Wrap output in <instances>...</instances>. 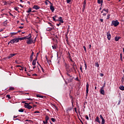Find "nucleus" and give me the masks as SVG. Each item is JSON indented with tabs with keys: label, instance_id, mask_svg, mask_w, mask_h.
I'll list each match as a JSON object with an SVG mask.
<instances>
[{
	"label": "nucleus",
	"instance_id": "1",
	"mask_svg": "<svg viewBox=\"0 0 124 124\" xmlns=\"http://www.w3.org/2000/svg\"><path fill=\"white\" fill-rule=\"evenodd\" d=\"M119 25H120V22H119L118 20H112L111 21V26H114V27H118Z\"/></svg>",
	"mask_w": 124,
	"mask_h": 124
},
{
	"label": "nucleus",
	"instance_id": "2",
	"mask_svg": "<svg viewBox=\"0 0 124 124\" xmlns=\"http://www.w3.org/2000/svg\"><path fill=\"white\" fill-rule=\"evenodd\" d=\"M19 38H15L13 39L10 41V43L11 44H14V43H17V42H19Z\"/></svg>",
	"mask_w": 124,
	"mask_h": 124
},
{
	"label": "nucleus",
	"instance_id": "3",
	"mask_svg": "<svg viewBox=\"0 0 124 124\" xmlns=\"http://www.w3.org/2000/svg\"><path fill=\"white\" fill-rule=\"evenodd\" d=\"M24 107H25V108H27V109H31V108H32V107L29 104L27 103H25Z\"/></svg>",
	"mask_w": 124,
	"mask_h": 124
},
{
	"label": "nucleus",
	"instance_id": "4",
	"mask_svg": "<svg viewBox=\"0 0 124 124\" xmlns=\"http://www.w3.org/2000/svg\"><path fill=\"white\" fill-rule=\"evenodd\" d=\"M107 36L108 40H111V34H110V31L107 32Z\"/></svg>",
	"mask_w": 124,
	"mask_h": 124
},
{
	"label": "nucleus",
	"instance_id": "5",
	"mask_svg": "<svg viewBox=\"0 0 124 124\" xmlns=\"http://www.w3.org/2000/svg\"><path fill=\"white\" fill-rule=\"evenodd\" d=\"M89 87H90V85L87 82L86 84V96H88V93H89Z\"/></svg>",
	"mask_w": 124,
	"mask_h": 124
},
{
	"label": "nucleus",
	"instance_id": "6",
	"mask_svg": "<svg viewBox=\"0 0 124 124\" xmlns=\"http://www.w3.org/2000/svg\"><path fill=\"white\" fill-rule=\"evenodd\" d=\"M27 44H31V43H33V40H32V39H31V38L30 39H29L27 41Z\"/></svg>",
	"mask_w": 124,
	"mask_h": 124
},
{
	"label": "nucleus",
	"instance_id": "7",
	"mask_svg": "<svg viewBox=\"0 0 124 124\" xmlns=\"http://www.w3.org/2000/svg\"><path fill=\"white\" fill-rule=\"evenodd\" d=\"M50 10H51L52 12H54V11H55V8H54V6H53V3L50 2Z\"/></svg>",
	"mask_w": 124,
	"mask_h": 124
},
{
	"label": "nucleus",
	"instance_id": "8",
	"mask_svg": "<svg viewBox=\"0 0 124 124\" xmlns=\"http://www.w3.org/2000/svg\"><path fill=\"white\" fill-rule=\"evenodd\" d=\"M85 9H86V2H83V7H82V12H84L85 11Z\"/></svg>",
	"mask_w": 124,
	"mask_h": 124
},
{
	"label": "nucleus",
	"instance_id": "9",
	"mask_svg": "<svg viewBox=\"0 0 124 124\" xmlns=\"http://www.w3.org/2000/svg\"><path fill=\"white\" fill-rule=\"evenodd\" d=\"M100 93L101 94H103V95H104V94H105V91H104V89H102L101 88L100 90Z\"/></svg>",
	"mask_w": 124,
	"mask_h": 124
},
{
	"label": "nucleus",
	"instance_id": "10",
	"mask_svg": "<svg viewBox=\"0 0 124 124\" xmlns=\"http://www.w3.org/2000/svg\"><path fill=\"white\" fill-rule=\"evenodd\" d=\"M33 8L34 9H36V10H37L38 9H40V7L38 6V5H34L33 6Z\"/></svg>",
	"mask_w": 124,
	"mask_h": 124
},
{
	"label": "nucleus",
	"instance_id": "11",
	"mask_svg": "<svg viewBox=\"0 0 124 124\" xmlns=\"http://www.w3.org/2000/svg\"><path fill=\"white\" fill-rule=\"evenodd\" d=\"M69 97L70 98V99H71V103H72V105H73V103L74 102V100H73V96H71V95L69 94Z\"/></svg>",
	"mask_w": 124,
	"mask_h": 124
},
{
	"label": "nucleus",
	"instance_id": "12",
	"mask_svg": "<svg viewBox=\"0 0 124 124\" xmlns=\"http://www.w3.org/2000/svg\"><path fill=\"white\" fill-rule=\"evenodd\" d=\"M16 55V54H12V53H11L7 58V59H11V58H12L13 57H14V56H15Z\"/></svg>",
	"mask_w": 124,
	"mask_h": 124
},
{
	"label": "nucleus",
	"instance_id": "13",
	"mask_svg": "<svg viewBox=\"0 0 124 124\" xmlns=\"http://www.w3.org/2000/svg\"><path fill=\"white\" fill-rule=\"evenodd\" d=\"M73 79H74V78L72 77L71 78H69L68 81L69 82V83H71V82H72V81H73Z\"/></svg>",
	"mask_w": 124,
	"mask_h": 124
},
{
	"label": "nucleus",
	"instance_id": "14",
	"mask_svg": "<svg viewBox=\"0 0 124 124\" xmlns=\"http://www.w3.org/2000/svg\"><path fill=\"white\" fill-rule=\"evenodd\" d=\"M27 38H29L28 37H24L22 38H18L19 40L21 41V40H24L27 39Z\"/></svg>",
	"mask_w": 124,
	"mask_h": 124
},
{
	"label": "nucleus",
	"instance_id": "15",
	"mask_svg": "<svg viewBox=\"0 0 124 124\" xmlns=\"http://www.w3.org/2000/svg\"><path fill=\"white\" fill-rule=\"evenodd\" d=\"M72 68L75 70V71H76V69H75V67L74 66H76V64H75V62H73V64L72 65Z\"/></svg>",
	"mask_w": 124,
	"mask_h": 124
},
{
	"label": "nucleus",
	"instance_id": "16",
	"mask_svg": "<svg viewBox=\"0 0 124 124\" xmlns=\"http://www.w3.org/2000/svg\"><path fill=\"white\" fill-rule=\"evenodd\" d=\"M96 122H97V123H98L99 124H100L101 122L100 121H99V117H98V116H97L95 119Z\"/></svg>",
	"mask_w": 124,
	"mask_h": 124
},
{
	"label": "nucleus",
	"instance_id": "17",
	"mask_svg": "<svg viewBox=\"0 0 124 124\" xmlns=\"http://www.w3.org/2000/svg\"><path fill=\"white\" fill-rule=\"evenodd\" d=\"M25 37H28V38H27V39H30L31 38V34L30 33L28 36H25Z\"/></svg>",
	"mask_w": 124,
	"mask_h": 124
},
{
	"label": "nucleus",
	"instance_id": "18",
	"mask_svg": "<svg viewBox=\"0 0 124 124\" xmlns=\"http://www.w3.org/2000/svg\"><path fill=\"white\" fill-rule=\"evenodd\" d=\"M120 38H121V37H115L114 40L115 41H118L120 39Z\"/></svg>",
	"mask_w": 124,
	"mask_h": 124
},
{
	"label": "nucleus",
	"instance_id": "19",
	"mask_svg": "<svg viewBox=\"0 0 124 124\" xmlns=\"http://www.w3.org/2000/svg\"><path fill=\"white\" fill-rule=\"evenodd\" d=\"M27 13H31V8H30L28 11H26Z\"/></svg>",
	"mask_w": 124,
	"mask_h": 124
},
{
	"label": "nucleus",
	"instance_id": "20",
	"mask_svg": "<svg viewBox=\"0 0 124 124\" xmlns=\"http://www.w3.org/2000/svg\"><path fill=\"white\" fill-rule=\"evenodd\" d=\"M15 88L13 87H10L8 90V91H14Z\"/></svg>",
	"mask_w": 124,
	"mask_h": 124
},
{
	"label": "nucleus",
	"instance_id": "21",
	"mask_svg": "<svg viewBox=\"0 0 124 124\" xmlns=\"http://www.w3.org/2000/svg\"><path fill=\"white\" fill-rule=\"evenodd\" d=\"M15 10L16 11H17V12L19 13L20 12H19V7H15L14 8Z\"/></svg>",
	"mask_w": 124,
	"mask_h": 124
},
{
	"label": "nucleus",
	"instance_id": "22",
	"mask_svg": "<svg viewBox=\"0 0 124 124\" xmlns=\"http://www.w3.org/2000/svg\"><path fill=\"white\" fill-rule=\"evenodd\" d=\"M103 11H105V12H107V13H108L109 12V10L108 9H103Z\"/></svg>",
	"mask_w": 124,
	"mask_h": 124
},
{
	"label": "nucleus",
	"instance_id": "23",
	"mask_svg": "<svg viewBox=\"0 0 124 124\" xmlns=\"http://www.w3.org/2000/svg\"><path fill=\"white\" fill-rule=\"evenodd\" d=\"M45 119H46V122H48V121H49V116H48V115H46Z\"/></svg>",
	"mask_w": 124,
	"mask_h": 124
},
{
	"label": "nucleus",
	"instance_id": "24",
	"mask_svg": "<svg viewBox=\"0 0 124 124\" xmlns=\"http://www.w3.org/2000/svg\"><path fill=\"white\" fill-rule=\"evenodd\" d=\"M53 20L54 22H58V21H59V20L56 19L55 17H54V16L52 17Z\"/></svg>",
	"mask_w": 124,
	"mask_h": 124
},
{
	"label": "nucleus",
	"instance_id": "25",
	"mask_svg": "<svg viewBox=\"0 0 124 124\" xmlns=\"http://www.w3.org/2000/svg\"><path fill=\"white\" fill-rule=\"evenodd\" d=\"M32 65H35L36 64V61L35 60H33L32 62Z\"/></svg>",
	"mask_w": 124,
	"mask_h": 124
},
{
	"label": "nucleus",
	"instance_id": "26",
	"mask_svg": "<svg viewBox=\"0 0 124 124\" xmlns=\"http://www.w3.org/2000/svg\"><path fill=\"white\" fill-rule=\"evenodd\" d=\"M120 90L121 91H124V87L123 86H121L119 87Z\"/></svg>",
	"mask_w": 124,
	"mask_h": 124
},
{
	"label": "nucleus",
	"instance_id": "27",
	"mask_svg": "<svg viewBox=\"0 0 124 124\" xmlns=\"http://www.w3.org/2000/svg\"><path fill=\"white\" fill-rule=\"evenodd\" d=\"M53 49H57V47H58V46L57 45H54L52 46Z\"/></svg>",
	"mask_w": 124,
	"mask_h": 124
},
{
	"label": "nucleus",
	"instance_id": "28",
	"mask_svg": "<svg viewBox=\"0 0 124 124\" xmlns=\"http://www.w3.org/2000/svg\"><path fill=\"white\" fill-rule=\"evenodd\" d=\"M95 66H96L97 67H99V64H98V62H96L95 63Z\"/></svg>",
	"mask_w": 124,
	"mask_h": 124
},
{
	"label": "nucleus",
	"instance_id": "29",
	"mask_svg": "<svg viewBox=\"0 0 124 124\" xmlns=\"http://www.w3.org/2000/svg\"><path fill=\"white\" fill-rule=\"evenodd\" d=\"M58 22H60L62 24H63V19H58Z\"/></svg>",
	"mask_w": 124,
	"mask_h": 124
},
{
	"label": "nucleus",
	"instance_id": "30",
	"mask_svg": "<svg viewBox=\"0 0 124 124\" xmlns=\"http://www.w3.org/2000/svg\"><path fill=\"white\" fill-rule=\"evenodd\" d=\"M39 66H40L43 72L44 73H45V70H44V69H43V67H42V66H41V65L39 64Z\"/></svg>",
	"mask_w": 124,
	"mask_h": 124
},
{
	"label": "nucleus",
	"instance_id": "31",
	"mask_svg": "<svg viewBox=\"0 0 124 124\" xmlns=\"http://www.w3.org/2000/svg\"><path fill=\"white\" fill-rule=\"evenodd\" d=\"M16 34H17V32L11 33V36H13V35H16Z\"/></svg>",
	"mask_w": 124,
	"mask_h": 124
},
{
	"label": "nucleus",
	"instance_id": "32",
	"mask_svg": "<svg viewBox=\"0 0 124 124\" xmlns=\"http://www.w3.org/2000/svg\"><path fill=\"white\" fill-rule=\"evenodd\" d=\"M36 96H37V97H40V98H43L44 97V96L39 95H37Z\"/></svg>",
	"mask_w": 124,
	"mask_h": 124
},
{
	"label": "nucleus",
	"instance_id": "33",
	"mask_svg": "<svg viewBox=\"0 0 124 124\" xmlns=\"http://www.w3.org/2000/svg\"><path fill=\"white\" fill-rule=\"evenodd\" d=\"M47 29H48V30H47V31H52L54 29V27H53V28H47Z\"/></svg>",
	"mask_w": 124,
	"mask_h": 124
},
{
	"label": "nucleus",
	"instance_id": "34",
	"mask_svg": "<svg viewBox=\"0 0 124 124\" xmlns=\"http://www.w3.org/2000/svg\"><path fill=\"white\" fill-rule=\"evenodd\" d=\"M18 112H20L21 113H23V112H24V109H22V108H21V109L18 110Z\"/></svg>",
	"mask_w": 124,
	"mask_h": 124
},
{
	"label": "nucleus",
	"instance_id": "35",
	"mask_svg": "<svg viewBox=\"0 0 124 124\" xmlns=\"http://www.w3.org/2000/svg\"><path fill=\"white\" fill-rule=\"evenodd\" d=\"M105 124V120L103 119V120H102L101 124Z\"/></svg>",
	"mask_w": 124,
	"mask_h": 124
},
{
	"label": "nucleus",
	"instance_id": "36",
	"mask_svg": "<svg viewBox=\"0 0 124 124\" xmlns=\"http://www.w3.org/2000/svg\"><path fill=\"white\" fill-rule=\"evenodd\" d=\"M33 60V56H30V61L31 62Z\"/></svg>",
	"mask_w": 124,
	"mask_h": 124
},
{
	"label": "nucleus",
	"instance_id": "37",
	"mask_svg": "<svg viewBox=\"0 0 124 124\" xmlns=\"http://www.w3.org/2000/svg\"><path fill=\"white\" fill-rule=\"evenodd\" d=\"M53 106H54V107H55V108H56L57 111H59V108H57V107L55 105H53Z\"/></svg>",
	"mask_w": 124,
	"mask_h": 124
},
{
	"label": "nucleus",
	"instance_id": "38",
	"mask_svg": "<svg viewBox=\"0 0 124 124\" xmlns=\"http://www.w3.org/2000/svg\"><path fill=\"white\" fill-rule=\"evenodd\" d=\"M110 19V15H108L107 16V20H109Z\"/></svg>",
	"mask_w": 124,
	"mask_h": 124
},
{
	"label": "nucleus",
	"instance_id": "39",
	"mask_svg": "<svg viewBox=\"0 0 124 124\" xmlns=\"http://www.w3.org/2000/svg\"><path fill=\"white\" fill-rule=\"evenodd\" d=\"M66 71H67L68 72H70V70H69V69H68V68L66 66Z\"/></svg>",
	"mask_w": 124,
	"mask_h": 124
},
{
	"label": "nucleus",
	"instance_id": "40",
	"mask_svg": "<svg viewBox=\"0 0 124 124\" xmlns=\"http://www.w3.org/2000/svg\"><path fill=\"white\" fill-rule=\"evenodd\" d=\"M67 75L69 77V78L72 77V75H70L68 73H67Z\"/></svg>",
	"mask_w": 124,
	"mask_h": 124
},
{
	"label": "nucleus",
	"instance_id": "41",
	"mask_svg": "<svg viewBox=\"0 0 124 124\" xmlns=\"http://www.w3.org/2000/svg\"><path fill=\"white\" fill-rule=\"evenodd\" d=\"M51 121L53 123H55V122H56V119H55V118H51Z\"/></svg>",
	"mask_w": 124,
	"mask_h": 124
},
{
	"label": "nucleus",
	"instance_id": "42",
	"mask_svg": "<svg viewBox=\"0 0 124 124\" xmlns=\"http://www.w3.org/2000/svg\"><path fill=\"white\" fill-rule=\"evenodd\" d=\"M6 97H8L9 99H11V97H10V95H6Z\"/></svg>",
	"mask_w": 124,
	"mask_h": 124
},
{
	"label": "nucleus",
	"instance_id": "43",
	"mask_svg": "<svg viewBox=\"0 0 124 124\" xmlns=\"http://www.w3.org/2000/svg\"><path fill=\"white\" fill-rule=\"evenodd\" d=\"M67 3H70L71 2V0H66Z\"/></svg>",
	"mask_w": 124,
	"mask_h": 124
},
{
	"label": "nucleus",
	"instance_id": "44",
	"mask_svg": "<svg viewBox=\"0 0 124 124\" xmlns=\"http://www.w3.org/2000/svg\"><path fill=\"white\" fill-rule=\"evenodd\" d=\"M104 88H105V83L104 84L103 86L101 88V89H104Z\"/></svg>",
	"mask_w": 124,
	"mask_h": 124
},
{
	"label": "nucleus",
	"instance_id": "45",
	"mask_svg": "<svg viewBox=\"0 0 124 124\" xmlns=\"http://www.w3.org/2000/svg\"><path fill=\"white\" fill-rule=\"evenodd\" d=\"M83 48H84L85 52H87V48H86V46H83Z\"/></svg>",
	"mask_w": 124,
	"mask_h": 124
},
{
	"label": "nucleus",
	"instance_id": "46",
	"mask_svg": "<svg viewBox=\"0 0 124 124\" xmlns=\"http://www.w3.org/2000/svg\"><path fill=\"white\" fill-rule=\"evenodd\" d=\"M100 119H101L102 120H104V118H103V117L102 116V115H100Z\"/></svg>",
	"mask_w": 124,
	"mask_h": 124
},
{
	"label": "nucleus",
	"instance_id": "47",
	"mask_svg": "<svg viewBox=\"0 0 124 124\" xmlns=\"http://www.w3.org/2000/svg\"><path fill=\"white\" fill-rule=\"evenodd\" d=\"M101 0H97V3L99 4H100V3H101Z\"/></svg>",
	"mask_w": 124,
	"mask_h": 124
},
{
	"label": "nucleus",
	"instance_id": "48",
	"mask_svg": "<svg viewBox=\"0 0 124 124\" xmlns=\"http://www.w3.org/2000/svg\"><path fill=\"white\" fill-rule=\"evenodd\" d=\"M26 99H27V100H31V101L33 100V99H31V98H26Z\"/></svg>",
	"mask_w": 124,
	"mask_h": 124
},
{
	"label": "nucleus",
	"instance_id": "49",
	"mask_svg": "<svg viewBox=\"0 0 124 124\" xmlns=\"http://www.w3.org/2000/svg\"><path fill=\"white\" fill-rule=\"evenodd\" d=\"M48 24L50 25V27H53V24H52V23H51L50 22H48Z\"/></svg>",
	"mask_w": 124,
	"mask_h": 124
},
{
	"label": "nucleus",
	"instance_id": "50",
	"mask_svg": "<svg viewBox=\"0 0 124 124\" xmlns=\"http://www.w3.org/2000/svg\"><path fill=\"white\" fill-rule=\"evenodd\" d=\"M80 70H81V72H83V70L82 69V65H80Z\"/></svg>",
	"mask_w": 124,
	"mask_h": 124
},
{
	"label": "nucleus",
	"instance_id": "51",
	"mask_svg": "<svg viewBox=\"0 0 124 124\" xmlns=\"http://www.w3.org/2000/svg\"><path fill=\"white\" fill-rule=\"evenodd\" d=\"M48 123V121H43V124H47Z\"/></svg>",
	"mask_w": 124,
	"mask_h": 124
},
{
	"label": "nucleus",
	"instance_id": "52",
	"mask_svg": "<svg viewBox=\"0 0 124 124\" xmlns=\"http://www.w3.org/2000/svg\"><path fill=\"white\" fill-rule=\"evenodd\" d=\"M40 113L39 111H35L34 112V114H38V113Z\"/></svg>",
	"mask_w": 124,
	"mask_h": 124
},
{
	"label": "nucleus",
	"instance_id": "53",
	"mask_svg": "<svg viewBox=\"0 0 124 124\" xmlns=\"http://www.w3.org/2000/svg\"><path fill=\"white\" fill-rule=\"evenodd\" d=\"M122 83H123V82H124V77H123L122 78Z\"/></svg>",
	"mask_w": 124,
	"mask_h": 124
},
{
	"label": "nucleus",
	"instance_id": "54",
	"mask_svg": "<svg viewBox=\"0 0 124 124\" xmlns=\"http://www.w3.org/2000/svg\"><path fill=\"white\" fill-rule=\"evenodd\" d=\"M85 118H86V120H87L88 121H89V116H88V115H86V116H85Z\"/></svg>",
	"mask_w": 124,
	"mask_h": 124
},
{
	"label": "nucleus",
	"instance_id": "55",
	"mask_svg": "<svg viewBox=\"0 0 124 124\" xmlns=\"http://www.w3.org/2000/svg\"><path fill=\"white\" fill-rule=\"evenodd\" d=\"M100 76H101V77H103L104 76V74L101 73L100 74Z\"/></svg>",
	"mask_w": 124,
	"mask_h": 124
},
{
	"label": "nucleus",
	"instance_id": "56",
	"mask_svg": "<svg viewBox=\"0 0 124 124\" xmlns=\"http://www.w3.org/2000/svg\"><path fill=\"white\" fill-rule=\"evenodd\" d=\"M56 25H57V26H58V27H59V26H61L62 25V23H59L58 24H57Z\"/></svg>",
	"mask_w": 124,
	"mask_h": 124
},
{
	"label": "nucleus",
	"instance_id": "57",
	"mask_svg": "<svg viewBox=\"0 0 124 124\" xmlns=\"http://www.w3.org/2000/svg\"><path fill=\"white\" fill-rule=\"evenodd\" d=\"M21 69H20V70H24V69H25V67H21Z\"/></svg>",
	"mask_w": 124,
	"mask_h": 124
},
{
	"label": "nucleus",
	"instance_id": "58",
	"mask_svg": "<svg viewBox=\"0 0 124 124\" xmlns=\"http://www.w3.org/2000/svg\"><path fill=\"white\" fill-rule=\"evenodd\" d=\"M34 61H35V62H36V61H37V55L36 56V57H35V59L34 60Z\"/></svg>",
	"mask_w": 124,
	"mask_h": 124
},
{
	"label": "nucleus",
	"instance_id": "59",
	"mask_svg": "<svg viewBox=\"0 0 124 124\" xmlns=\"http://www.w3.org/2000/svg\"><path fill=\"white\" fill-rule=\"evenodd\" d=\"M34 54V52H33V51H32V53H31V56L33 57V54Z\"/></svg>",
	"mask_w": 124,
	"mask_h": 124
},
{
	"label": "nucleus",
	"instance_id": "60",
	"mask_svg": "<svg viewBox=\"0 0 124 124\" xmlns=\"http://www.w3.org/2000/svg\"><path fill=\"white\" fill-rule=\"evenodd\" d=\"M47 62L48 63H50V62H51V60H47Z\"/></svg>",
	"mask_w": 124,
	"mask_h": 124
},
{
	"label": "nucleus",
	"instance_id": "61",
	"mask_svg": "<svg viewBox=\"0 0 124 124\" xmlns=\"http://www.w3.org/2000/svg\"><path fill=\"white\" fill-rule=\"evenodd\" d=\"M121 100H120L118 103V105H120V104H121Z\"/></svg>",
	"mask_w": 124,
	"mask_h": 124
},
{
	"label": "nucleus",
	"instance_id": "62",
	"mask_svg": "<svg viewBox=\"0 0 124 124\" xmlns=\"http://www.w3.org/2000/svg\"><path fill=\"white\" fill-rule=\"evenodd\" d=\"M107 15V13H104L103 14V16H106V15Z\"/></svg>",
	"mask_w": 124,
	"mask_h": 124
},
{
	"label": "nucleus",
	"instance_id": "63",
	"mask_svg": "<svg viewBox=\"0 0 124 124\" xmlns=\"http://www.w3.org/2000/svg\"><path fill=\"white\" fill-rule=\"evenodd\" d=\"M100 21H101V22H102V23L103 22V19L100 18Z\"/></svg>",
	"mask_w": 124,
	"mask_h": 124
},
{
	"label": "nucleus",
	"instance_id": "64",
	"mask_svg": "<svg viewBox=\"0 0 124 124\" xmlns=\"http://www.w3.org/2000/svg\"><path fill=\"white\" fill-rule=\"evenodd\" d=\"M85 69L86 70H87V64H86V63H85Z\"/></svg>",
	"mask_w": 124,
	"mask_h": 124
}]
</instances>
